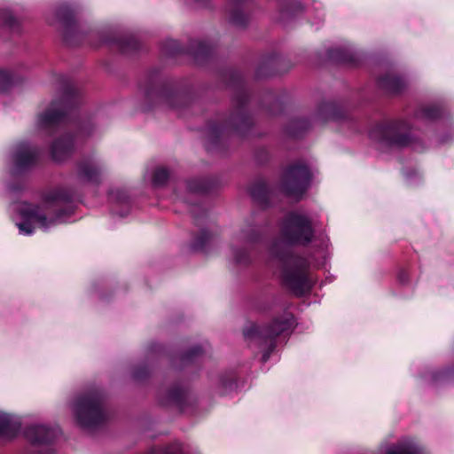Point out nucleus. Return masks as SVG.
Masks as SVG:
<instances>
[{"instance_id":"nucleus-1","label":"nucleus","mask_w":454,"mask_h":454,"mask_svg":"<svg viewBox=\"0 0 454 454\" xmlns=\"http://www.w3.org/2000/svg\"><path fill=\"white\" fill-rule=\"evenodd\" d=\"M314 232L312 221L307 214L291 212L281 223L280 239H275L269 248L270 258L281 265L283 284L298 296L310 291L314 278L309 272L308 260L289 253L288 246L309 244Z\"/></svg>"},{"instance_id":"nucleus-2","label":"nucleus","mask_w":454,"mask_h":454,"mask_svg":"<svg viewBox=\"0 0 454 454\" xmlns=\"http://www.w3.org/2000/svg\"><path fill=\"white\" fill-rule=\"evenodd\" d=\"M75 192L69 187H58L43 193L37 205L21 201L10 206L12 220L20 234L28 236L36 227L47 231L66 222L73 213L71 202Z\"/></svg>"},{"instance_id":"nucleus-3","label":"nucleus","mask_w":454,"mask_h":454,"mask_svg":"<svg viewBox=\"0 0 454 454\" xmlns=\"http://www.w3.org/2000/svg\"><path fill=\"white\" fill-rule=\"evenodd\" d=\"M293 323V317L285 313L282 317L275 318L267 327H261L254 323H249L244 329V336L260 348L262 353V359L266 362L275 348L276 337L289 332Z\"/></svg>"},{"instance_id":"nucleus-4","label":"nucleus","mask_w":454,"mask_h":454,"mask_svg":"<svg viewBox=\"0 0 454 454\" xmlns=\"http://www.w3.org/2000/svg\"><path fill=\"white\" fill-rule=\"evenodd\" d=\"M71 409L76 423L83 428L96 427L106 419L104 397L98 389L77 395Z\"/></svg>"},{"instance_id":"nucleus-5","label":"nucleus","mask_w":454,"mask_h":454,"mask_svg":"<svg viewBox=\"0 0 454 454\" xmlns=\"http://www.w3.org/2000/svg\"><path fill=\"white\" fill-rule=\"evenodd\" d=\"M411 126L405 121H392L376 125L370 132L371 138L382 148H400L412 142Z\"/></svg>"},{"instance_id":"nucleus-6","label":"nucleus","mask_w":454,"mask_h":454,"mask_svg":"<svg viewBox=\"0 0 454 454\" xmlns=\"http://www.w3.org/2000/svg\"><path fill=\"white\" fill-rule=\"evenodd\" d=\"M310 178V171L305 164H293L284 171L279 190L287 196L300 198L309 186Z\"/></svg>"},{"instance_id":"nucleus-7","label":"nucleus","mask_w":454,"mask_h":454,"mask_svg":"<svg viewBox=\"0 0 454 454\" xmlns=\"http://www.w3.org/2000/svg\"><path fill=\"white\" fill-rule=\"evenodd\" d=\"M235 100L237 105L236 110L231 115L228 121L223 127L215 124L209 127L208 134L211 138L217 137L223 130L227 129H233L239 134L244 135L251 127L252 120L244 110L245 96L239 95Z\"/></svg>"},{"instance_id":"nucleus-8","label":"nucleus","mask_w":454,"mask_h":454,"mask_svg":"<svg viewBox=\"0 0 454 454\" xmlns=\"http://www.w3.org/2000/svg\"><path fill=\"white\" fill-rule=\"evenodd\" d=\"M67 113L66 103L54 101L45 111L38 114L36 127L42 131L51 132L64 121Z\"/></svg>"},{"instance_id":"nucleus-9","label":"nucleus","mask_w":454,"mask_h":454,"mask_svg":"<svg viewBox=\"0 0 454 454\" xmlns=\"http://www.w3.org/2000/svg\"><path fill=\"white\" fill-rule=\"evenodd\" d=\"M39 154L38 149L26 142L18 144L12 153L13 168L16 172H21L34 166Z\"/></svg>"},{"instance_id":"nucleus-10","label":"nucleus","mask_w":454,"mask_h":454,"mask_svg":"<svg viewBox=\"0 0 454 454\" xmlns=\"http://www.w3.org/2000/svg\"><path fill=\"white\" fill-rule=\"evenodd\" d=\"M145 94L148 98L155 97L159 104L172 109H177L186 103L184 94L169 88H161L157 91L148 90Z\"/></svg>"},{"instance_id":"nucleus-11","label":"nucleus","mask_w":454,"mask_h":454,"mask_svg":"<svg viewBox=\"0 0 454 454\" xmlns=\"http://www.w3.org/2000/svg\"><path fill=\"white\" fill-rule=\"evenodd\" d=\"M105 169L104 162L93 156L82 160L78 164L77 176L80 180L84 182H97Z\"/></svg>"},{"instance_id":"nucleus-12","label":"nucleus","mask_w":454,"mask_h":454,"mask_svg":"<svg viewBox=\"0 0 454 454\" xmlns=\"http://www.w3.org/2000/svg\"><path fill=\"white\" fill-rule=\"evenodd\" d=\"M75 147V138L64 134L53 141L51 145V156L56 162H63L73 154Z\"/></svg>"},{"instance_id":"nucleus-13","label":"nucleus","mask_w":454,"mask_h":454,"mask_svg":"<svg viewBox=\"0 0 454 454\" xmlns=\"http://www.w3.org/2000/svg\"><path fill=\"white\" fill-rule=\"evenodd\" d=\"M25 434L33 443H46L57 437L59 430L45 425L34 424L27 427Z\"/></svg>"},{"instance_id":"nucleus-14","label":"nucleus","mask_w":454,"mask_h":454,"mask_svg":"<svg viewBox=\"0 0 454 454\" xmlns=\"http://www.w3.org/2000/svg\"><path fill=\"white\" fill-rule=\"evenodd\" d=\"M421 449L412 439H403L395 444H382L377 454H420Z\"/></svg>"},{"instance_id":"nucleus-15","label":"nucleus","mask_w":454,"mask_h":454,"mask_svg":"<svg viewBox=\"0 0 454 454\" xmlns=\"http://www.w3.org/2000/svg\"><path fill=\"white\" fill-rule=\"evenodd\" d=\"M57 19L60 23L62 32L67 41L76 32L77 23L73 9L69 6H61L57 10Z\"/></svg>"},{"instance_id":"nucleus-16","label":"nucleus","mask_w":454,"mask_h":454,"mask_svg":"<svg viewBox=\"0 0 454 454\" xmlns=\"http://www.w3.org/2000/svg\"><path fill=\"white\" fill-rule=\"evenodd\" d=\"M251 196L262 205H270L276 196V190L270 188L264 181L254 183L250 190Z\"/></svg>"},{"instance_id":"nucleus-17","label":"nucleus","mask_w":454,"mask_h":454,"mask_svg":"<svg viewBox=\"0 0 454 454\" xmlns=\"http://www.w3.org/2000/svg\"><path fill=\"white\" fill-rule=\"evenodd\" d=\"M21 427L19 416L0 411V436L12 437Z\"/></svg>"},{"instance_id":"nucleus-18","label":"nucleus","mask_w":454,"mask_h":454,"mask_svg":"<svg viewBox=\"0 0 454 454\" xmlns=\"http://www.w3.org/2000/svg\"><path fill=\"white\" fill-rule=\"evenodd\" d=\"M262 238V227L257 223H247L236 237L238 242L245 245H254Z\"/></svg>"},{"instance_id":"nucleus-19","label":"nucleus","mask_w":454,"mask_h":454,"mask_svg":"<svg viewBox=\"0 0 454 454\" xmlns=\"http://www.w3.org/2000/svg\"><path fill=\"white\" fill-rule=\"evenodd\" d=\"M379 84L383 90L389 93L401 92L406 85L402 77L393 74H388L380 77Z\"/></svg>"},{"instance_id":"nucleus-20","label":"nucleus","mask_w":454,"mask_h":454,"mask_svg":"<svg viewBox=\"0 0 454 454\" xmlns=\"http://www.w3.org/2000/svg\"><path fill=\"white\" fill-rule=\"evenodd\" d=\"M204 190H205L204 185L200 181L195 180V179L190 180V181L185 182L184 184H180L177 187L176 196L181 200L188 202L189 196H191L192 194L202 192Z\"/></svg>"},{"instance_id":"nucleus-21","label":"nucleus","mask_w":454,"mask_h":454,"mask_svg":"<svg viewBox=\"0 0 454 454\" xmlns=\"http://www.w3.org/2000/svg\"><path fill=\"white\" fill-rule=\"evenodd\" d=\"M0 21L3 26L10 31L19 32L20 20L9 7L5 6L0 8Z\"/></svg>"},{"instance_id":"nucleus-22","label":"nucleus","mask_w":454,"mask_h":454,"mask_svg":"<svg viewBox=\"0 0 454 454\" xmlns=\"http://www.w3.org/2000/svg\"><path fill=\"white\" fill-rule=\"evenodd\" d=\"M442 110L436 106H421L415 114V118L422 121H433L440 118Z\"/></svg>"},{"instance_id":"nucleus-23","label":"nucleus","mask_w":454,"mask_h":454,"mask_svg":"<svg viewBox=\"0 0 454 454\" xmlns=\"http://www.w3.org/2000/svg\"><path fill=\"white\" fill-rule=\"evenodd\" d=\"M114 43L123 53H129L137 47V42L133 36L118 38Z\"/></svg>"},{"instance_id":"nucleus-24","label":"nucleus","mask_w":454,"mask_h":454,"mask_svg":"<svg viewBox=\"0 0 454 454\" xmlns=\"http://www.w3.org/2000/svg\"><path fill=\"white\" fill-rule=\"evenodd\" d=\"M192 54L199 61L203 57H206L210 52V47L204 42H196L192 46Z\"/></svg>"},{"instance_id":"nucleus-25","label":"nucleus","mask_w":454,"mask_h":454,"mask_svg":"<svg viewBox=\"0 0 454 454\" xmlns=\"http://www.w3.org/2000/svg\"><path fill=\"white\" fill-rule=\"evenodd\" d=\"M185 395H186V393L182 387H174L168 393V402L173 403L179 406L184 401Z\"/></svg>"},{"instance_id":"nucleus-26","label":"nucleus","mask_w":454,"mask_h":454,"mask_svg":"<svg viewBox=\"0 0 454 454\" xmlns=\"http://www.w3.org/2000/svg\"><path fill=\"white\" fill-rule=\"evenodd\" d=\"M230 21L238 26H243L247 22V16L239 6L234 7L230 11Z\"/></svg>"},{"instance_id":"nucleus-27","label":"nucleus","mask_w":454,"mask_h":454,"mask_svg":"<svg viewBox=\"0 0 454 454\" xmlns=\"http://www.w3.org/2000/svg\"><path fill=\"white\" fill-rule=\"evenodd\" d=\"M232 258L236 263L246 264L250 262V254L245 248L232 247Z\"/></svg>"},{"instance_id":"nucleus-28","label":"nucleus","mask_w":454,"mask_h":454,"mask_svg":"<svg viewBox=\"0 0 454 454\" xmlns=\"http://www.w3.org/2000/svg\"><path fill=\"white\" fill-rule=\"evenodd\" d=\"M213 238V234L209 232L207 230H201L200 234L198 238H196L193 247L195 249H203L207 242H209Z\"/></svg>"},{"instance_id":"nucleus-29","label":"nucleus","mask_w":454,"mask_h":454,"mask_svg":"<svg viewBox=\"0 0 454 454\" xmlns=\"http://www.w3.org/2000/svg\"><path fill=\"white\" fill-rule=\"evenodd\" d=\"M12 83V74L8 70L0 69V91L6 90Z\"/></svg>"},{"instance_id":"nucleus-30","label":"nucleus","mask_w":454,"mask_h":454,"mask_svg":"<svg viewBox=\"0 0 454 454\" xmlns=\"http://www.w3.org/2000/svg\"><path fill=\"white\" fill-rule=\"evenodd\" d=\"M168 170L163 167H160L155 170L153 181L155 185H161L168 179Z\"/></svg>"},{"instance_id":"nucleus-31","label":"nucleus","mask_w":454,"mask_h":454,"mask_svg":"<svg viewBox=\"0 0 454 454\" xmlns=\"http://www.w3.org/2000/svg\"><path fill=\"white\" fill-rule=\"evenodd\" d=\"M147 454H184V451L181 445L173 444L165 449H153Z\"/></svg>"},{"instance_id":"nucleus-32","label":"nucleus","mask_w":454,"mask_h":454,"mask_svg":"<svg viewBox=\"0 0 454 454\" xmlns=\"http://www.w3.org/2000/svg\"><path fill=\"white\" fill-rule=\"evenodd\" d=\"M329 57L336 61L346 62L349 60V55L344 49L335 48L329 51Z\"/></svg>"},{"instance_id":"nucleus-33","label":"nucleus","mask_w":454,"mask_h":454,"mask_svg":"<svg viewBox=\"0 0 454 454\" xmlns=\"http://www.w3.org/2000/svg\"><path fill=\"white\" fill-rule=\"evenodd\" d=\"M162 50L167 55H174L179 52L181 48L176 41L169 39L164 42Z\"/></svg>"},{"instance_id":"nucleus-34","label":"nucleus","mask_w":454,"mask_h":454,"mask_svg":"<svg viewBox=\"0 0 454 454\" xmlns=\"http://www.w3.org/2000/svg\"><path fill=\"white\" fill-rule=\"evenodd\" d=\"M218 385L221 394H225L229 389H231L233 387L234 381L231 377L221 376L219 378Z\"/></svg>"},{"instance_id":"nucleus-35","label":"nucleus","mask_w":454,"mask_h":454,"mask_svg":"<svg viewBox=\"0 0 454 454\" xmlns=\"http://www.w3.org/2000/svg\"><path fill=\"white\" fill-rule=\"evenodd\" d=\"M202 353V348L200 346L192 348L187 354L183 356L182 360L184 363L192 361L195 357Z\"/></svg>"},{"instance_id":"nucleus-36","label":"nucleus","mask_w":454,"mask_h":454,"mask_svg":"<svg viewBox=\"0 0 454 454\" xmlns=\"http://www.w3.org/2000/svg\"><path fill=\"white\" fill-rule=\"evenodd\" d=\"M110 199L122 203L128 200V195L122 190L117 189L110 192Z\"/></svg>"},{"instance_id":"nucleus-37","label":"nucleus","mask_w":454,"mask_h":454,"mask_svg":"<svg viewBox=\"0 0 454 454\" xmlns=\"http://www.w3.org/2000/svg\"><path fill=\"white\" fill-rule=\"evenodd\" d=\"M147 374V371L146 370H143V369H137L135 372H134V378L136 380H142L144 379V377Z\"/></svg>"},{"instance_id":"nucleus-38","label":"nucleus","mask_w":454,"mask_h":454,"mask_svg":"<svg viewBox=\"0 0 454 454\" xmlns=\"http://www.w3.org/2000/svg\"><path fill=\"white\" fill-rule=\"evenodd\" d=\"M333 109H334V106L332 105V104H325L322 107H321V112H329L330 114H331V117H333Z\"/></svg>"},{"instance_id":"nucleus-39","label":"nucleus","mask_w":454,"mask_h":454,"mask_svg":"<svg viewBox=\"0 0 454 454\" xmlns=\"http://www.w3.org/2000/svg\"><path fill=\"white\" fill-rule=\"evenodd\" d=\"M199 7H208L209 0H192Z\"/></svg>"},{"instance_id":"nucleus-40","label":"nucleus","mask_w":454,"mask_h":454,"mask_svg":"<svg viewBox=\"0 0 454 454\" xmlns=\"http://www.w3.org/2000/svg\"><path fill=\"white\" fill-rule=\"evenodd\" d=\"M407 275L405 272H400L398 276V279L401 283H404L406 281Z\"/></svg>"},{"instance_id":"nucleus-41","label":"nucleus","mask_w":454,"mask_h":454,"mask_svg":"<svg viewBox=\"0 0 454 454\" xmlns=\"http://www.w3.org/2000/svg\"><path fill=\"white\" fill-rule=\"evenodd\" d=\"M102 43H111V40L109 38L104 37L102 38Z\"/></svg>"},{"instance_id":"nucleus-42","label":"nucleus","mask_w":454,"mask_h":454,"mask_svg":"<svg viewBox=\"0 0 454 454\" xmlns=\"http://www.w3.org/2000/svg\"><path fill=\"white\" fill-rule=\"evenodd\" d=\"M449 141H450V139H447V138L446 139L445 138L442 139V143H446V142H449Z\"/></svg>"},{"instance_id":"nucleus-43","label":"nucleus","mask_w":454,"mask_h":454,"mask_svg":"<svg viewBox=\"0 0 454 454\" xmlns=\"http://www.w3.org/2000/svg\"><path fill=\"white\" fill-rule=\"evenodd\" d=\"M433 378H434V380H437V378H438V376H437L436 374H434V375H433Z\"/></svg>"},{"instance_id":"nucleus-44","label":"nucleus","mask_w":454,"mask_h":454,"mask_svg":"<svg viewBox=\"0 0 454 454\" xmlns=\"http://www.w3.org/2000/svg\"><path fill=\"white\" fill-rule=\"evenodd\" d=\"M67 89H68V90H70V91H73V90H74V88H73V87H68Z\"/></svg>"}]
</instances>
